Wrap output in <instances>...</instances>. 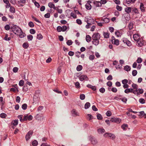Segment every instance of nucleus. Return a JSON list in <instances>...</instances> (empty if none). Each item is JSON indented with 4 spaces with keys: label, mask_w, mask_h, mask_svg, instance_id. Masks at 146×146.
I'll return each instance as SVG.
<instances>
[{
    "label": "nucleus",
    "mask_w": 146,
    "mask_h": 146,
    "mask_svg": "<svg viewBox=\"0 0 146 146\" xmlns=\"http://www.w3.org/2000/svg\"><path fill=\"white\" fill-rule=\"evenodd\" d=\"M11 29L13 32L19 35L20 38H23L25 37V33L22 31L21 29L17 25H13L11 27Z\"/></svg>",
    "instance_id": "nucleus-1"
},
{
    "label": "nucleus",
    "mask_w": 146,
    "mask_h": 146,
    "mask_svg": "<svg viewBox=\"0 0 146 146\" xmlns=\"http://www.w3.org/2000/svg\"><path fill=\"white\" fill-rule=\"evenodd\" d=\"M85 21L86 22L87 24L86 26V29H89L90 28L91 26L94 24V21L93 19L91 17L89 18H86L85 19Z\"/></svg>",
    "instance_id": "nucleus-2"
},
{
    "label": "nucleus",
    "mask_w": 146,
    "mask_h": 146,
    "mask_svg": "<svg viewBox=\"0 0 146 146\" xmlns=\"http://www.w3.org/2000/svg\"><path fill=\"white\" fill-rule=\"evenodd\" d=\"M125 11L127 13L125 14L123 16L125 18L126 20L128 21L129 19V13H131L132 11L131 8V7H127L125 8Z\"/></svg>",
    "instance_id": "nucleus-3"
},
{
    "label": "nucleus",
    "mask_w": 146,
    "mask_h": 146,
    "mask_svg": "<svg viewBox=\"0 0 146 146\" xmlns=\"http://www.w3.org/2000/svg\"><path fill=\"white\" fill-rule=\"evenodd\" d=\"M144 92L143 89L141 88H137V90H134L133 93L136 95L138 96L140 94H142Z\"/></svg>",
    "instance_id": "nucleus-4"
},
{
    "label": "nucleus",
    "mask_w": 146,
    "mask_h": 146,
    "mask_svg": "<svg viewBox=\"0 0 146 146\" xmlns=\"http://www.w3.org/2000/svg\"><path fill=\"white\" fill-rule=\"evenodd\" d=\"M38 91L36 92L35 94L33 97L34 102L35 103L38 102L40 100L39 94L38 93Z\"/></svg>",
    "instance_id": "nucleus-5"
},
{
    "label": "nucleus",
    "mask_w": 146,
    "mask_h": 146,
    "mask_svg": "<svg viewBox=\"0 0 146 146\" xmlns=\"http://www.w3.org/2000/svg\"><path fill=\"white\" fill-rule=\"evenodd\" d=\"M145 42L142 38H141L137 42V45L139 47H141L144 45Z\"/></svg>",
    "instance_id": "nucleus-6"
},
{
    "label": "nucleus",
    "mask_w": 146,
    "mask_h": 146,
    "mask_svg": "<svg viewBox=\"0 0 146 146\" xmlns=\"http://www.w3.org/2000/svg\"><path fill=\"white\" fill-rule=\"evenodd\" d=\"M89 139L92 143L93 145H95L98 143L97 139L94 137H90Z\"/></svg>",
    "instance_id": "nucleus-7"
},
{
    "label": "nucleus",
    "mask_w": 146,
    "mask_h": 146,
    "mask_svg": "<svg viewBox=\"0 0 146 146\" xmlns=\"http://www.w3.org/2000/svg\"><path fill=\"white\" fill-rule=\"evenodd\" d=\"M33 133V131H30L26 134L25 136V139L26 141H28L30 138Z\"/></svg>",
    "instance_id": "nucleus-8"
},
{
    "label": "nucleus",
    "mask_w": 146,
    "mask_h": 146,
    "mask_svg": "<svg viewBox=\"0 0 146 146\" xmlns=\"http://www.w3.org/2000/svg\"><path fill=\"white\" fill-rule=\"evenodd\" d=\"M110 121L112 122H115L117 123H119L121 121V119L119 118L113 117L111 118Z\"/></svg>",
    "instance_id": "nucleus-9"
},
{
    "label": "nucleus",
    "mask_w": 146,
    "mask_h": 146,
    "mask_svg": "<svg viewBox=\"0 0 146 146\" xmlns=\"http://www.w3.org/2000/svg\"><path fill=\"white\" fill-rule=\"evenodd\" d=\"M133 38L134 40L136 42L138 41L141 38L140 37V36L138 34H135L133 35Z\"/></svg>",
    "instance_id": "nucleus-10"
},
{
    "label": "nucleus",
    "mask_w": 146,
    "mask_h": 146,
    "mask_svg": "<svg viewBox=\"0 0 146 146\" xmlns=\"http://www.w3.org/2000/svg\"><path fill=\"white\" fill-rule=\"evenodd\" d=\"M79 79L81 81H83L84 80L88 81V78L87 76L86 75H82L80 76L79 78Z\"/></svg>",
    "instance_id": "nucleus-11"
},
{
    "label": "nucleus",
    "mask_w": 146,
    "mask_h": 146,
    "mask_svg": "<svg viewBox=\"0 0 146 146\" xmlns=\"http://www.w3.org/2000/svg\"><path fill=\"white\" fill-rule=\"evenodd\" d=\"M32 119L33 117L31 115H25L24 116L23 120H24V121L27 120L31 121L32 120Z\"/></svg>",
    "instance_id": "nucleus-12"
},
{
    "label": "nucleus",
    "mask_w": 146,
    "mask_h": 146,
    "mask_svg": "<svg viewBox=\"0 0 146 146\" xmlns=\"http://www.w3.org/2000/svg\"><path fill=\"white\" fill-rule=\"evenodd\" d=\"M122 41L128 46H130L131 45V42L126 38H123L122 39Z\"/></svg>",
    "instance_id": "nucleus-13"
},
{
    "label": "nucleus",
    "mask_w": 146,
    "mask_h": 146,
    "mask_svg": "<svg viewBox=\"0 0 146 146\" xmlns=\"http://www.w3.org/2000/svg\"><path fill=\"white\" fill-rule=\"evenodd\" d=\"M100 35L98 33L94 34L92 36V39H100Z\"/></svg>",
    "instance_id": "nucleus-14"
},
{
    "label": "nucleus",
    "mask_w": 146,
    "mask_h": 146,
    "mask_svg": "<svg viewBox=\"0 0 146 146\" xmlns=\"http://www.w3.org/2000/svg\"><path fill=\"white\" fill-rule=\"evenodd\" d=\"M136 0H124L123 3L125 5H129L131 3H134Z\"/></svg>",
    "instance_id": "nucleus-15"
},
{
    "label": "nucleus",
    "mask_w": 146,
    "mask_h": 146,
    "mask_svg": "<svg viewBox=\"0 0 146 146\" xmlns=\"http://www.w3.org/2000/svg\"><path fill=\"white\" fill-rule=\"evenodd\" d=\"M132 11L134 14H137L138 16L139 15V14H140L138 10L135 7L133 8Z\"/></svg>",
    "instance_id": "nucleus-16"
},
{
    "label": "nucleus",
    "mask_w": 146,
    "mask_h": 146,
    "mask_svg": "<svg viewBox=\"0 0 146 146\" xmlns=\"http://www.w3.org/2000/svg\"><path fill=\"white\" fill-rule=\"evenodd\" d=\"M134 91V90L132 88H127L125 90L124 92L126 94H128L129 93H133Z\"/></svg>",
    "instance_id": "nucleus-17"
},
{
    "label": "nucleus",
    "mask_w": 146,
    "mask_h": 146,
    "mask_svg": "<svg viewBox=\"0 0 146 146\" xmlns=\"http://www.w3.org/2000/svg\"><path fill=\"white\" fill-rule=\"evenodd\" d=\"M71 113L72 115L74 116H79V113L75 109L72 110L71 111Z\"/></svg>",
    "instance_id": "nucleus-18"
},
{
    "label": "nucleus",
    "mask_w": 146,
    "mask_h": 146,
    "mask_svg": "<svg viewBox=\"0 0 146 146\" xmlns=\"http://www.w3.org/2000/svg\"><path fill=\"white\" fill-rule=\"evenodd\" d=\"M100 39H92V42L93 44L96 46L98 45L99 43V40Z\"/></svg>",
    "instance_id": "nucleus-19"
},
{
    "label": "nucleus",
    "mask_w": 146,
    "mask_h": 146,
    "mask_svg": "<svg viewBox=\"0 0 146 146\" xmlns=\"http://www.w3.org/2000/svg\"><path fill=\"white\" fill-rule=\"evenodd\" d=\"M113 43L114 44L118 45L119 44V41L118 39H115V38L113 37V39L112 41Z\"/></svg>",
    "instance_id": "nucleus-20"
},
{
    "label": "nucleus",
    "mask_w": 146,
    "mask_h": 146,
    "mask_svg": "<svg viewBox=\"0 0 146 146\" xmlns=\"http://www.w3.org/2000/svg\"><path fill=\"white\" fill-rule=\"evenodd\" d=\"M90 2V1H88V3H86L85 5L86 8L88 10H90L92 8L91 5L89 3Z\"/></svg>",
    "instance_id": "nucleus-21"
},
{
    "label": "nucleus",
    "mask_w": 146,
    "mask_h": 146,
    "mask_svg": "<svg viewBox=\"0 0 146 146\" xmlns=\"http://www.w3.org/2000/svg\"><path fill=\"white\" fill-rule=\"evenodd\" d=\"M140 9L141 11L143 12H144L145 11V8L144 5L143 3H141L140 4Z\"/></svg>",
    "instance_id": "nucleus-22"
},
{
    "label": "nucleus",
    "mask_w": 146,
    "mask_h": 146,
    "mask_svg": "<svg viewBox=\"0 0 146 146\" xmlns=\"http://www.w3.org/2000/svg\"><path fill=\"white\" fill-rule=\"evenodd\" d=\"M121 127L123 130L125 131L128 128V125L127 124L124 123L121 125Z\"/></svg>",
    "instance_id": "nucleus-23"
},
{
    "label": "nucleus",
    "mask_w": 146,
    "mask_h": 146,
    "mask_svg": "<svg viewBox=\"0 0 146 146\" xmlns=\"http://www.w3.org/2000/svg\"><path fill=\"white\" fill-rule=\"evenodd\" d=\"M87 87L88 88L91 89L94 91H95L96 90V88L95 86H93L90 84H88L87 85Z\"/></svg>",
    "instance_id": "nucleus-24"
},
{
    "label": "nucleus",
    "mask_w": 146,
    "mask_h": 146,
    "mask_svg": "<svg viewBox=\"0 0 146 146\" xmlns=\"http://www.w3.org/2000/svg\"><path fill=\"white\" fill-rule=\"evenodd\" d=\"M110 21V19L107 18H105L104 19L102 18V21L104 23H108Z\"/></svg>",
    "instance_id": "nucleus-25"
},
{
    "label": "nucleus",
    "mask_w": 146,
    "mask_h": 146,
    "mask_svg": "<svg viewBox=\"0 0 146 146\" xmlns=\"http://www.w3.org/2000/svg\"><path fill=\"white\" fill-rule=\"evenodd\" d=\"M86 41L89 42H90V40H91V37L89 35H87L86 36Z\"/></svg>",
    "instance_id": "nucleus-26"
},
{
    "label": "nucleus",
    "mask_w": 146,
    "mask_h": 146,
    "mask_svg": "<svg viewBox=\"0 0 146 146\" xmlns=\"http://www.w3.org/2000/svg\"><path fill=\"white\" fill-rule=\"evenodd\" d=\"M124 70L127 72H129L131 70V67L128 65H126L124 67Z\"/></svg>",
    "instance_id": "nucleus-27"
},
{
    "label": "nucleus",
    "mask_w": 146,
    "mask_h": 146,
    "mask_svg": "<svg viewBox=\"0 0 146 146\" xmlns=\"http://www.w3.org/2000/svg\"><path fill=\"white\" fill-rule=\"evenodd\" d=\"M108 137L112 139H114L115 137V136L114 134L110 133H109Z\"/></svg>",
    "instance_id": "nucleus-28"
},
{
    "label": "nucleus",
    "mask_w": 146,
    "mask_h": 146,
    "mask_svg": "<svg viewBox=\"0 0 146 146\" xmlns=\"http://www.w3.org/2000/svg\"><path fill=\"white\" fill-rule=\"evenodd\" d=\"M48 6L50 8L53 9L55 6L54 4L52 2H50L48 3Z\"/></svg>",
    "instance_id": "nucleus-29"
},
{
    "label": "nucleus",
    "mask_w": 146,
    "mask_h": 146,
    "mask_svg": "<svg viewBox=\"0 0 146 146\" xmlns=\"http://www.w3.org/2000/svg\"><path fill=\"white\" fill-rule=\"evenodd\" d=\"M131 86L133 88L134 90H137L138 88V86L137 85L133 83L131 85Z\"/></svg>",
    "instance_id": "nucleus-30"
},
{
    "label": "nucleus",
    "mask_w": 146,
    "mask_h": 146,
    "mask_svg": "<svg viewBox=\"0 0 146 146\" xmlns=\"http://www.w3.org/2000/svg\"><path fill=\"white\" fill-rule=\"evenodd\" d=\"M11 38L10 37H8L7 34H6L4 38V40L6 41H9L11 40Z\"/></svg>",
    "instance_id": "nucleus-31"
},
{
    "label": "nucleus",
    "mask_w": 146,
    "mask_h": 146,
    "mask_svg": "<svg viewBox=\"0 0 146 146\" xmlns=\"http://www.w3.org/2000/svg\"><path fill=\"white\" fill-rule=\"evenodd\" d=\"M98 131L99 133L102 134L104 133L105 130L104 129L100 128L98 129Z\"/></svg>",
    "instance_id": "nucleus-32"
},
{
    "label": "nucleus",
    "mask_w": 146,
    "mask_h": 146,
    "mask_svg": "<svg viewBox=\"0 0 146 146\" xmlns=\"http://www.w3.org/2000/svg\"><path fill=\"white\" fill-rule=\"evenodd\" d=\"M90 106V104L89 102H87L86 103L84 106V108L87 109Z\"/></svg>",
    "instance_id": "nucleus-33"
},
{
    "label": "nucleus",
    "mask_w": 146,
    "mask_h": 146,
    "mask_svg": "<svg viewBox=\"0 0 146 146\" xmlns=\"http://www.w3.org/2000/svg\"><path fill=\"white\" fill-rule=\"evenodd\" d=\"M96 22L97 23L98 25L100 27H102L103 25V24H104L103 22L102 21V20L100 22H99L97 21H96Z\"/></svg>",
    "instance_id": "nucleus-34"
},
{
    "label": "nucleus",
    "mask_w": 146,
    "mask_h": 146,
    "mask_svg": "<svg viewBox=\"0 0 146 146\" xmlns=\"http://www.w3.org/2000/svg\"><path fill=\"white\" fill-rule=\"evenodd\" d=\"M9 11L11 13H15V9L12 6L10 7Z\"/></svg>",
    "instance_id": "nucleus-35"
},
{
    "label": "nucleus",
    "mask_w": 146,
    "mask_h": 146,
    "mask_svg": "<svg viewBox=\"0 0 146 146\" xmlns=\"http://www.w3.org/2000/svg\"><path fill=\"white\" fill-rule=\"evenodd\" d=\"M103 35L105 38H108L109 37V34L108 32H104Z\"/></svg>",
    "instance_id": "nucleus-36"
},
{
    "label": "nucleus",
    "mask_w": 146,
    "mask_h": 146,
    "mask_svg": "<svg viewBox=\"0 0 146 146\" xmlns=\"http://www.w3.org/2000/svg\"><path fill=\"white\" fill-rule=\"evenodd\" d=\"M115 35L118 37H120L122 35V33L119 31H117L115 33Z\"/></svg>",
    "instance_id": "nucleus-37"
},
{
    "label": "nucleus",
    "mask_w": 146,
    "mask_h": 146,
    "mask_svg": "<svg viewBox=\"0 0 146 146\" xmlns=\"http://www.w3.org/2000/svg\"><path fill=\"white\" fill-rule=\"evenodd\" d=\"M27 38L28 41H31L32 40L33 38V37L32 35H27Z\"/></svg>",
    "instance_id": "nucleus-38"
},
{
    "label": "nucleus",
    "mask_w": 146,
    "mask_h": 146,
    "mask_svg": "<svg viewBox=\"0 0 146 146\" xmlns=\"http://www.w3.org/2000/svg\"><path fill=\"white\" fill-rule=\"evenodd\" d=\"M94 4L97 7H100L102 5L100 2V1H96L94 2Z\"/></svg>",
    "instance_id": "nucleus-39"
},
{
    "label": "nucleus",
    "mask_w": 146,
    "mask_h": 146,
    "mask_svg": "<svg viewBox=\"0 0 146 146\" xmlns=\"http://www.w3.org/2000/svg\"><path fill=\"white\" fill-rule=\"evenodd\" d=\"M82 68V66L81 65H78L77 68H76V70H77L78 71H81Z\"/></svg>",
    "instance_id": "nucleus-40"
},
{
    "label": "nucleus",
    "mask_w": 146,
    "mask_h": 146,
    "mask_svg": "<svg viewBox=\"0 0 146 146\" xmlns=\"http://www.w3.org/2000/svg\"><path fill=\"white\" fill-rule=\"evenodd\" d=\"M23 46L24 48L26 49L29 46L27 42H25L23 44Z\"/></svg>",
    "instance_id": "nucleus-41"
},
{
    "label": "nucleus",
    "mask_w": 146,
    "mask_h": 146,
    "mask_svg": "<svg viewBox=\"0 0 146 146\" xmlns=\"http://www.w3.org/2000/svg\"><path fill=\"white\" fill-rule=\"evenodd\" d=\"M85 96L84 94H81L80 95V98L82 100H84L85 99Z\"/></svg>",
    "instance_id": "nucleus-42"
},
{
    "label": "nucleus",
    "mask_w": 146,
    "mask_h": 146,
    "mask_svg": "<svg viewBox=\"0 0 146 146\" xmlns=\"http://www.w3.org/2000/svg\"><path fill=\"white\" fill-rule=\"evenodd\" d=\"M97 119L99 120H101L102 119L103 117L101 114L99 113L97 114Z\"/></svg>",
    "instance_id": "nucleus-43"
},
{
    "label": "nucleus",
    "mask_w": 146,
    "mask_h": 146,
    "mask_svg": "<svg viewBox=\"0 0 146 146\" xmlns=\"http://www.w3.org/2000/svg\"><path fill=\"white\" fill-rule=\"evenodd\" d=\"M23 116V115H19L17 116V117L19 119L20 121L21 122H23L24 121V120H23V119H22Z\"/></svg>",
    "instance_id": "nucleus-44"
},
{
    "label": "nucleus",
    "mask_w": 146,
    "mask_h": 146,
    "mask_svg": "<svg viewBox=\"0 0 146 146\" xmlns=\"http://www.w3.org/2000/svg\"><path fill=\"white\" fill-rule=\"evenodd\" d=\"M70 16L74 19H76L77 18L76 14L72 12L70 14Z\"/></svg>",
    "instance_id": "nucleus-45"
},
{
    "label": "nucleus",
    "mask_w": 146,
    "mask_h": 146,
    "mask_svg": "<svg viewBox=\"0 0 146 146\" xmlns=\"http://www.w3.org/2000/svg\"><path fill=\"white\" fill-rule=\"evenodd\" d=\"M42 38V35L39 33L37 34V38L39 40H41Z\"/></svg>",
    "instance_id": "nucleus-46"
},
{
    "label": "nucleus",
    "mask_w": 146,
    "mask_h": 146,
    "mask_svg": "<svg viewBox=\"0 0 146 146\" xmlns=\"http://www.w3.org/2000/svg\"><path fill=\"white\" fill-rule=\"evenodd\" d=\"M27 105L26 104H24L22 106V108L23 110H25L27 108Z\"/></svg>",
    "instance_id": "nucleus-47"
},
{
    "label": "nucleus",
    "mask_w": 146,
    "mask_h": 146,
    "mask_svg": "<svg viewBox=\"0 0 146 146\" xmlns=\"http://www.w3.org/2000/svg\"><path fill=\"white\" fill-rule=\"evenodd\" d=\"M12 124L14 126H16L18 125V120H15L12 122Z\"/></svg>",
    "instance_id": "nucleus-48"
},
{
    "label": "nucleus",
    "mask_w": 146,
    "mask_h": 146,
    "mask_svg": "<svg viewBox=\"0 0 146 146\" xmlns=\"http://www.w3.org/2000/svg\"><path fill=\"white\" fill-rule=\"evenodd\" d=\"M38 143V142L36 140H34L32 143V144L33 146H36L37 145Z\"/></svg>",
    "instance_id": "nucleus-49"
},
{
    "label": "nucleus",
    "mask_w": 146,
    "mask_h": 146,
    "mask_svg": "<svg viewBox=\"0 0 146 146\" xmlns=\"http://www.w3.org/2000/svg\"><path fill=\"white\" fill-rule=\"evenodd\" d=\"M28 25L31 28L33 27L34 26V23L31 21H30Z\"/></svg>",
    "instance_id": "nucleus-50"
},
{
    "label": "nucleus",
    "mask_w": 146,
    "mask_h": 146,
    "mask_svg": "<svg viewBox=\"0 0 146 146\" xmlns=\"http://www.w3.org/2000/svg\"><path fill=\"white\" fill-rule=\"evenodd\" d=\"M24 81L22 80L20 81L19 83V85L20 86H22L24 84Z\"/></svg>",
    "instance_id": "nucleus-51"
},
{
    "label": "nucleus",
    "mask_w": 146,
    "mask_h": 146,
    "mask_svg": "<svg viewBox=\"0 0 146 146\" xmlns=\"http://www.w3.org/2000/svg\"><path fill=\"white\" fill-rule=\"evenodd\" d=\"M120 100H121L123 102L126 103V102L127 100V98L125 97L123 98H120Z\"/></svg>",
    "instance_id": "nucleus-52"
},
{
    "label": "nucleus",
    "mask_w": 146,
    "mask_h": 146,
    "mask_svg": "<svg viewBox=\"0 0 146 146\" xmlns=\"http://www.w3.org/2000/svg\"><path fill=\"white\" fill-rule=\"evenodd\" d=\"M139 102L141 104H144L145 103V100L143 98H140L139 100Z\"/></svg>",
    "instance_id": "nucleus-53"
},
{
    "label": "nucleus",
    "mask_w": 146,
    "mask_h": 146,
    "mask_svg": "<svg viewBox=\"0 0 146 146\" xmlns=\"http://www.w3.org/2000/svg\"><path fill=\"white\" fill-rule=\"evenodd\" d=\"M122 84H126L128 83V80L127 79H124L122 80Z\"/></svg>",
    "instance_id": "nucleus-54"
},
{
    "label": "nucleus",
    "mask_w": 146,
    "mask_h": 146,
    "mask_svg": "<svg viewBox=\"0 0 146 146\" xmlns=\"http://www.w3.org/2000/svg\"><path fill=\"white\" fill-rule=\"evenodd\" d=\"M137 74V71L136 70H133L132 72V74L133 76H136Z\"/></svg>",
    "instance_id": "nucleus-55"
},
{
    "label": "nucleus",
    "mask_w": 146,
    "mask_h": 146,
    "mask_svg": "<svg viewBox=\"0 0 146 146\" xmlns=\"http://www.w3.org/2000/svg\"><path fill=\"white\" fill-rule=\"evenodd\" d=\"M75 86L77 88H80V84L78 82H76L75 84Z\"/></svg>",
    "instance_id": "nucleus-56"
},
{
    "label": "nucleus",
    "mask_w": 146,
    "mask_h": 146,
    "mask_svg": "<svg viewBox=\"0 0 146 146\" xmlns=\"http://www.w3.org/2000/svg\"><path fill=\"white\" fill-rule=\"evenodd\" d=\"M62 27L60 26H58L57 28V30L58 32H60L62 31Z\"/></svg>",
    "instance_id": "nucleus-57"
},
{
    "label": "nucleus",
    "mask_w": 146,
    "mask_h": 146,
    "mask_svg": "<svg viewBox=\"0 0 146 146\" xmlns=\"http://www.w3.org/2000/svg\"><path fill=\"white\" fill-rule=\"evenodd\" d=\"M62 31L64 32L67 29V27L65 26L64 25L62 27Z\"/></svg>",
    "instance_id": "nucleus-58"
},
{
    "label": "nucleus",
    "mask_w": 146,
    "mask_h": 146,
    "mask_svg": "<svg viewBox=\"0 0 146 146\" xmlns=\"http://www.w3.org/2000/svg\"><path fill=\"white\" fill-rule=\"evenodd\" d=\"M30 33L32 34H34L36 33V31L35 30L33 29H31L30 30Z\"/></svg>",
    "instance_id": "nucleus-59"
},
{
    "label": "nucleus",
    "mask_w": 146,
    "mask_h": 146,
    "mask_svg": "<svg viewBox=\"0 0 146 146\" xmlns=\"http://www.w3.org/2000/svg\"><path fill=\"white\" fill-rule=\"evenodd\" d=\"M66 43L68 45L70 46L72 44V42L71 40H68L67 41Z\"/></svg>",
    "instance_id": "nucleus-60"
},
{
    "label": "nucleus",
    "mask_w": 146,
    "mask_h": 146,
    "mask_svg": "<svg viewBox=\"0 0 146 146\" xmlns=\"http://www.w3.org/2000/svg\"><path fill=\"white\" fill-rule=\"evenodd\" d=\"M19 68L17 67H15L13 69V72L14 73L17 72Z\"/></svg>",
    "instance_id": "nucleus-61"
},
{
    "label": "nucleus",
    "mask_w": 146,
    "mask_h": 146,
    "mask_svg": "<svg viewBox=\"0 0 146 146\" xmlns=\"http://www.w3.org/2000/svg\"><path fill=\"white\" fill-rule=\"evenodd\" d=\"M142 59L140 57H139L138 58L137 60V62L138 63H140L142 62Z\"/></svg>",
    "instance_id": "nucleus-62"
},
{
    "label": "nucleus",
    "mask_w": 146,
    "mask_h": 146,
    "mask_svg": "<svg viewBox=\"0 0 146 146\" xmlns=\"http://www.w3.org/2000/svg\"><path fill=\"white\" fill-rule=\"evenodd\" d=\"M95 58V56L94 55H90L89 56V59L91 60H93Z\"/></svg>",
    "instance_id": "nucleus-63"
},
{
    "label": "nucleus",
    "mask_w": 146,
    "mask_h": 146,
    "mask_svg": "<svg viewBox=\"0 0 146 146\" xmlns=\"http://www.w3.org/2000/svg\"><path fill=\"white\" fill-rule=\"evenodd\" d=\"M99 91L100 92L103 93L105 92V90L104 88L102 87L100 89Z\"/></svg>",
    "instance_id": "nucleus-64"
}]
</instances>
